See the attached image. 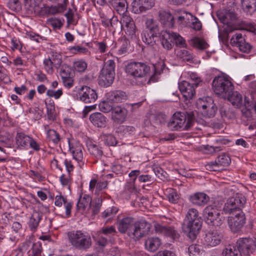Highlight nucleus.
<instances>
[{
	"label": "nucleus",
	"mask_w": 256,
	"mask_h": 256,
	"mask_svg": "<svg viewBox=\"0 0 256 256\" xmlns=\"http://www.w3.org/2000/svg\"><path fill=\"white\" fill-rule=\"evenodd\" d=\"M246 202V198L242 194H236L227 200L223 208L225 212L232 214L228 216V224L233 232L240 231L246 223L245 215L242 210Z\"/></svg>",
	"instance_id": "nucleus-1"
},
{
	"label": "nucleus",
	"mask_w": 256,
	"mask_h": 256,
	"mask_svg": "<svg viewBox=\"0 0 256 256\" xmlns=\"http://www.w3.org/2000/svg\"><path fill=\"white\" fill-rule=\"evenodd\" d=\"M202 219L199 216L198 210L194 208H190L186 216L182 228L191 240H194L202 226Z\"/></svg>",
	"instance_id": "nucleus-2"
},
{
	"label": "nucleus",
	"mask_w": 256,
	"mask_h": 256,
	"mask_svg": "<svg viewBox=\"0 0 256 256\" xmlns=\"http://www.w3.org/2000/svg\"><path fill=\"white\" fill-rule=\"evenodd\" d=\"M186 114L187 116L184 113L175 112L168 124L169 128L172 130H188L194 122V115L193 112Z\"/></svg>",
	"instance_id": "nucleus-3"
},
{
	"label": "nucleus",
	"mask_w": 256,
	"mask_h": 256,
	"mask_svg": "<svg viewBox=\"0 0 256 256\" xmlns=\"http://www.w3.org/2000/svg\"><path fill=\"white\" fill-rule=\"evenodd\" d=\"M68 240L71 245L80 250H86L92 244V238L86 232L72 230L68 232Z\"/></svg>",
	"instance_id": "nucleus-4"
},
{
	"label": "nucleus",
	"mask_w": 256,
	"mask_h": 256,
	"mask_svg": "<svg viewBox=\"0 0 256 256\" xmlns=\"http://www.w3.org/2000/svg\"><path fill=\"white\" fill-rule=\"evenodd\" d=\"M115 67L116 63L114 60H108L104 62L98 78L100 86L108 87L112 84L116 74Z\"/></svg>",
	"instance_id": "nucleus-5"
},
{
	"label": "nucleus",
	"mask_w": 256,
	"mask_h": 256,
	"mask_svg": "<svg viewBox=\"0 0 256 256\" xmlns=\"http://www.w3.org/2000/svg\"><path fill=\"white\" fill-rule=\"evenodd\" d=\"M206 222L215 227L220 226L224 221V217L216 206H207L204 210Z\"/></svg>",
	"instance_id": "nucleus-6"
},
{
	"label": "nucleus",
	"mask_w": 256,
	"mask_h": 256,
	"mask_svg": "<svg viewBox=\"0 0 256 256\" xmlns=\"http://www.w3.org/2000/svg\"><path fill=\"white\" fill-rule=\"evenodd\" d=\"M196 107L202 114L208 118L215 116L218 108L211 97L200 98L196 103Z\"/></svg>",
	"instance_id": "nucleus-7"
},
{
	"label": "nucleus",
	"mask_w": 256,
	"mask_h": 256,
	"mask_svg": "<svg viewBox=\"0 0 256 256\" xmlns=\"http://www.w3.org/2000/svg\"><path fill=\"white\" fill-rule=\"evenodd\" d=\"M212 88L217 94H230L234 90L232 82L224 76H216L212 81Z\"/></svg>",
	"instance_id": "nucleus-8"
},
{
	"label": "nucleus",
	"mask_w": 256,
	"mask_h": 256,
	"mask_svg": "<svg viewBox=\"0 0 256 256\" xmlns=\"http://www.w3.org/2000/svg\"><path fill=\"white\" fill-rule=\"evenodd\" d=\"M150 72V66L143 62H130L126 67V72L135 78L144 77L148 74Z\"/></svg>",
	"instance_id": "nucleus-9"
},
{
	"label": "nucleus",
	"mask_w": 256,
	"mask_h": 256,
	"mask_svg": "<svg viewBox=\"0 0 256 256\" xmlns=\"http://www.w3.org/2000/svg\"><path fill=\"white\" fill-rule=\"evenodd\" d=\"M236 246L242 256H251L256 249V238H242L236 241Z\"/></svg>",
	"instance_id": "nucleus-10"
},
{
	"label": "nucleus",
	"mask_w": 256,
	"mask_h": 256,
	"mask_svg": "<svg viewBox=\"0 0 256 256\" xmlns=\"http://www.w3.org/2000/svg\"><path fill=\"white\" fill-rule=\"evenodd\" d=\"M151 225L146 221L134 224L132 229L128 232V236L135 240H138L148 234Z\"/></svg>",
	"instance_id": "nucleus-11"
},
{
	"label": "nucleus",
	"mask_w": 256,
	"mask_h": 256,
	"mask_svg": "<svg viewBox=\"0 0 256 256\" xmlns=\"http://www.w3.org/2000/svg\"><path fill=\"white\" fill-rule=\"evenodd\" d=\"M230 158L226 154H222L216 159L214 162L208 163L206 168L210 171H219L222 170V167L228 166L230 163Z\"/></svg>",
	"instance_id": "nucleus-12"
},
{
	"label": "nucleus",
	"mask_w": 256,
	"mask_h": 256,
	"mask_svg": "<svg viewBox=\"0 0 256 256\" xmlns=\"http://www.w3.org/2000/svg\"><path fill=\"white\" fill-rule=\"evenodd\" d=\"M218 16L222 23L228 26L229 32L234 30L232 28L235 26L234 24L238 19L237 14L235 12L230 10H224L218 14Z\"/></svg>",
	"instance_id": "nucleus-13"
},
{
	"label": "nucleus",
	"mask_w": 256,
	"mask_h": 256,
	"mask_svg": "<svg viewBox=\"0 0 256 256\" xmlns=\"http://www.w3.org/2000/svg\"><path fill=\"white\" fill-rule=\"evenodd\" d=\"M78 96L79 100L85 103L94 102L98 98L96 91L87 86H83L79 89Z\"/></svg>",
	"instance_id": "nucleus-14"
},
{
	"label": "nucleus",
	"mask_w": 256,
	"mask_h": 256,
	"mask_svg": "<svg viewBox=\"0 0 256 256\" xmlns=\"http://www.w3.org/2000/svg\"><path fill=\"white\" fill-rule=\"evenodd\" d=\"M154 0H134L132 2V10L135 14H140L151 8L154 5Z\"/></svg>",
	"instance_id": "nucleus-15"
},
{
	"label": "nucleus",
	"mask_w": 256,
	"mask_h": 256,
	"mask_svg": "<svg viewBox=\"0 0 256 256\" xmlns=\"http://www.w3.org/2000/svg\"><path fill=\"white\" fill-rule=\"evenodd\" d=\"M222 238L223 235L221 232L216 230L208 232L204 237V244L208 246H216L220 243Z\"/></svg>",
	"instance_id": "nucleus-16"
},
{
	"label": "nucleus",
	"mask_w": 256,
	"mask_h": 256,
	"mask_svg": "<svg viewBox=\"0 0 256 256\" xmlns=\"http://www.w3.org/2000/svg\"><path fill=\"white\" fill-rule=\"evenodd\" d=\"M196 86L190 82L182 81L178 84V88L186 100H190L195 96Z\"/></svg>",
	"instance_id": "nucleus-17"
},
{
	"label": "nucleus",
	"mask_w": 256,
	"mask_h": 256,
	"mask_svg": "<svg viewBox=\"0 0 256 256\" xmlns=\"http://www.w3.org/2000/svg\"><path fill=\"white\" fill-rule=\"evenodd\" d=\"M127 114L128 110L124 107L114 106L112 111V119L115 123L122 124L125 120Z\"/></svg>",
	"instance_id": "nucleus-18"
},
{
	"label": "nucleus",
	"mask_w": 256,
	"mask_h": 256,
	"mask_svg": "<svg viewBox=\"0 0 256 256\" xmlns=\"http://www.w3.org/2000/svg\"><path fill=\"white\" fill-rule=\"evenodd\" d=\"M154 229L156 233L170 237L174 240H178L180 236L179 234L174 228L166 227L156 224H154Z\"/></svg>",
	"instance_id": "nucleus-19"
},
{
	"label": "nucleus",
	"mask_w": 256,
	"mask_h": 256,
	"mask_svg": "<svg viewBox=\"0 0 256 256\" xmlns=\"http://www.w3.org/2000/svg\"><path fill=\"white\" fill-rule=\"evenodd\" d=\"M134 224V218L132 217H125L120 220L117 222V226L118 231L122 234L128 232L130 231Z\"/></svg>",
	"instance_id": "nucleus-20"
},
{
	"label": "nucleus",
	"mask_w": 256,
	"mask_h": 256,
	"mask_svg": "<svg viewBox=\"0 0 256 256\" xmlns=\"http://www.w3.org/2000/svg\"><path fill=\"white\" fill-rule=\"evenodd\" d=\"M89 120L94 126L100 128H105L108 121L107 118L100 112L91 114Z\"/></svg>",
	"instance_id": "nucleus-21"
},
{
	"label": "nucleus",
	"mask_w": 256,
	"mask_h": 256,
	"mask_svg": "<svg viewBox=\"0 0 256 256\" xmlns=\"http://www.w3.org/2000/svg\"><path fill=\"white\" fill-rule=\"evenodd\" d=\"M160 39L163 48L170 50L173 47L172 34L167 30L162 31L160 35Z\"/></svg>",
	"instance_id": "nucleus-22"
},
{
	"label": "nucleus",
	"mask_w": 256,
	"mask_h": 256,
	"mask_svg": "<svg viewBox=\"0 0 256 256\" xmlns=\"http://www.w3.org/2000/svg\"><path fill=\"white\" fill-rule=\"evenodd\" d=\"M70 150L73 158L78 162H82L84 158V148L80 143L70 144L69 142Z\"/></svg>",
	"instance_id": "nucleus-23"
},
{
	"label": "nucleus",
	"mask_w": 256,
	"mask_h": 256,
	"mask_svg": "<svg viewBox=\"0 0 256 256\" xmlns=\"http://www.w3.org/2000/svg\"><path fill=\"white\" fill-rule=\"evenodd\" d=\"M160 20L161 22L168 28H172L174 24V18L171 14L164 10H160L158 12Z\"/></svg>",
	"instance_id": "nucleus-24"
},
{
	"label": "nucleus",
	"mask_w": 256,
	"mask_h": 256,
	"mask_svg": "<svg viewBox=\"0 0 256 256\" xmlns=\"http://www.w3.org/2000/svg\"><path fill=\"white\" fill-rule=\"evenodd\" d=\"M108 2L120 15L127 12L128 4L126 0H112Z\"/></svg>",
	"instance_id": "nucleus-25"
},
{
	"label": "nucleus",
	"mask_w": 256,
	"mask_h": 256,
	"mask_svg": "<svg viewBox=\"0 0 256 256\" xmlns=\"http://www.w3.org/2000/svg\"><path fill=\"white\" fill-rule=\"evenodd\" d=\"M54 204L58 207H61L62 204H64L66 208V217H70L71 214V210L72 208V203L68 202L67 199L62 195L56 196L55 198Z\"/></svg>",
	"instance_id": "nucleus-26"
},
{
	"label": "nucleus",
	"mask_w": 256,
	"mask_h": 256,
	"mask_svg": "<svg viewBox=\"0 0 256 256\" xmlns=\"http://www.w3.org/2000/svg\"><path fill=\"white\" fill-rule=\"evenodd\" d=\"M91 202L92 198L88 195L82 194L80 196L77 203V208L82 211L88 210L90 207Z\"/></svg>",
	"instance_id": "nucleus-27"
},
{
	"label": "nucleus",
	"mask_w": 256,
	"mask_h": 256,
	"mask_svg": "<svg viewBox=\"0 0 256 256\" xmlns=\"http://www.w3.org/2000/svg\"><path fill=\"white\" fill-rule=\"evenodd\" d=\"M190 200L194 204L202 206L207 203L209 197L203 192H197L190 197Z\"/></svg>",
	"instance_id": "nucleus-28"
},
{
	"label": "nucleus",
	"mask_w": 256,
	"mask_h": 256,
	"mask_svg": "<svg viewBox=\"0 0 256 256\" xmlns=\"http://www.w3.org/2000/svg\"><path fill=\"white\" fill-rule=\"evenodd\" d=\"M190 44L200 50H204L209 46V44L204 38L199 37H194L192 38L190 41Z\"/></svg>",
	"instance_id": "nucleus-29"
},
{
	"label": "nucleus",
	"mask_w": 256,
	"mask_h": 256,
	"mask_svg": "<svg viewBox=\"0 0 256 256\" xmlns=\"http://www.w3.org/2000/svg\"><path fill=\"white\" fill-rule=\"evenodd\" d=\"M158 34L159 30L156 32L144 31L142 34V38L146 44L152 46L156 43Z\"/></svg>",
	"instance_id": "nucleus-30"
},
{
	"label": "nucleus",
	"mask_w": 256,
	"mask_h": 256,
	"mask_svg": "<svg viewBox=\"0 0 256 256\" xmlns=\"http://www.w3.org/2000/svg\"><path fill=\"white\" fill-rule=\"evenodd\" d=\"M161 244L160 240L158 238H149L145 242V247L150 252H155Z\"/></svg>",
	"instance_id": "nucleus-31"
},
{
	"label": "nucleus",
	"mask_w": 256,
	"mask_h": 256,
	"mask_svg": "<svg viewBox=\"0 0 256 256\" xmlns=\"http://www.w3.org/2000/svg\"><path fill=\"white\" fill-rule=\"evenodd\" d=\"M31 138L23 132H18L16 136V144L19 147L26 148L28 146Z\"/></svg>",
	"instance_id": "nucleus-32"
},
{
	"label": "nucleus",
	"mask_w": 256,
	"mask_h": 256,
	"mask_svg": "<svg viewBox=\"0 0 256 256\" xmlns=\"http://www.w3.org/2000/svg\"><path fill=\"white\" fill-rule=\"evenodd\" d=\"M228 100L236 108H240L242 104V94L237 91H232L230 94H227Z\"/></svg>",
	"instance_id": "nucleus-33"
},
{
	"label": "nucleus",
	"mask_w": 256,
	"mask_h": 256,
	"mask_svg": "<svg viewBox=\"0 0 256 256\" xmlns=\"http://www.w3.org/2000/svg\"><path fill=\"white\" fill-rule=\"evenodd\" d=\"M243 10L252 14L256 11V0H241Z\"/></svg>",
	"instance_id": "nucleus-34"
},
{
	"label": "nucleus",
	"mask_w": 256,
	"mask_h": 256,
	"mask_svg": "<svg viewBox=\"0 0 256 256\" xmlns=\"http://www.w3.org/2000/svg\"><path fill=\"white\" fill-rule=\"evenodd\" d=\"M256 24L254 22H250L245 20H241L239 22L234 28L232 30H235L237 29L241 30H245L250 32H254L256 30Z\"/></svg>",
	"instance_id": "nucleus-35"
},
{
	"label": "nucleus",
	"mask_w": 256,
	"mask_h": 256,
	"mask_svg": "<svg viewBox=\"0 0 256 256\" xmlns=\"http://www.w3.org/2000/svg\"><path fill=\"white\" fill-rule=\"evenodd\" d=\"M120 47L118 50V54L120 56L125 55L130 47V42L125 36L119 40Z\"/></svg>",
	"instance_id": "nucleus-36"
},
{
	"label": "nucleus",
	"mask_w": 256,
	"mask_h": 256,
	"mask_svg": "<svg viewBox=\"0 0 256 256\" xmlns=\"http://www.w3.org/2000/svg\"><path fill=\"white\" fill-rule=\"evenodd\" d=\"M88 148L90 154L96 159L100 158L103 155V152L101 148L94 144H88Z\"/></svg>",
	"instance_id": "nucleus-37"
},
{
	"label": "nucleus",
	"mask_w": 256,
	"mask_h": 256,
	"mask_svg": "<svg viewBox=\"0 0 256 256\" xmlns=\"http://www.w3.org/2000/svg\"><path fill=\"white\" fill-rule=\"evenodd\" d=\"M24 6L31 12H38L41 8L42 0H24Z\"/></svg>",
	"instance_id": "nucleus-38"
},
{
	"label": "nucleus",
	"mask_w": 256,
	"mask_h": 256,
	"mask_svg": "<svg viewBox=\"0 0 256 256\" xmlns=\"http://www.w3.org/2000/svg\"><path fill=\"white\" fill-rule=\"evenodd\" d=\"M48 126H45L44 128L47 130V138L49 141L52 142L54 144H57L60 140V135L54 130H48Z\"/></svg>",
	"instance_id": "nucleus-39"
},
{
	"label": "nucleus",
	"mask_w": 256,
	"mask_h": 256,
	"mask_svg": "<svg viewBox=\"0 0 256 256\" xmlns=\"http://www.w3.org/2000/svg\"><path fill=\"white\" fill-rule=\"evenodd\" d=\"M42 214L39 212L34 211L32 214L30 221L28 222V225L31 230H35L41 220Z\"/></svg>",
	"instance_id": "nucleus-40"
},
{
	"label": "nucleus",
	"mask_w": 256,
	"mask_h": 256,
	"mask_svg": "<svg viewBox=\"0 0 256 256\" xmlns=\"http://www.w3.org/2000/svg\"><path fill=\"white\" fill-rule=\"evenodd\" d=\"M127 96L125 92L116 90L112 92L110 96V100L115 102H122L126 99Z\"/></svg>",
	"instance_id": "nucleus-41"
},
{
	"label": "nucleus",
	"mask_w": 256,
	"mask_h": 256,
	"mask_svg": "<svg viewBox=\"0 0 256 256\" xmlns=\"http://www.w3.org/2000/svg\"><path fill=\"white\" fill-rule=\"evenodd\" d=\"M224 256H242L240 252H239L238 248L237 249L232 245L226 246L222 251Z\"/></svg>",
	"instance_id": "nucleus-42"
},
{
	"label": "nucleus",
	"mask_w": 256,
	"mask_h": 256,
	"mask_svg": "<svg viewBox=\"0 0 256 256\" xmlns=\"http://www.w3.org/2000/svg\"><path fill=\"white\" fill-rule=\"evenodd\" d=\"M220 114L222 118L232 119L234 117V114L228 108L224 105L220 108Z\"/></svg>",
	"instance_id": "nucleus-43"
},
{
	"label": "nucleus",
	"mask_w": 256,
	"mask_h": 256,
	"mask_svg": "<svg viewBox=\"0 0 256 256\" xmlns=\"http://www.w3.org/2000/svg\"><path fill=\"white\" fill-rule=\"evenodd\" d=\"M112 10L110 8L108 7L107 14L105 15L103 13L101 14L100 17L102 18V24L105 27L108 26L109 24L110 23V20L112 18Z\"/></svg>",
	"instance_id": "nucleus-44"
},
{
	"label": "nucleus",
	"mask_w": 256,
	"mask_h": 256,
	"mask_svg": "<svg viewBox=\"0 0 256 256\" xmlns=\"http://www.w3.org/2000/svg\"><path fill=\"white\" fill-rule=\"evenodd\" d=\"M173 42H174L176 46L180 48H186L187 44L185 40L178 34L172 32Z\"/></svg>",
	"instance_id": "nucleus-45"
},
{
	"label": "nucleus",
	"mask_w": 256,
	"mask_h": 256,
	"mask_svg": "<svg viewBox=\"0 0 256 256\" xmlns=\"http://www.w3.org/2000/svg\"><path fill=\"white\" fill-rule=\"evenodd\" d=\"M59 73L62 79L73 76L70 67L65 64L60 67Z\"/></svg>",
	"instance_id": "nucleus-46"
},
{
	"label": "nucleus",
	"mask_w": 256,
	"mask_h": 256,
	"mask_svg": "<svg viewBox=\"0 0 256 256\" xmlns=\"http://www.w3.org/2000/svg\"><path fill=\"white\" fill-rule=\"evenodd\" d=\"M45 104L47 108V114L48 119L54 120L55 116V107L54 102L52 100H50L48 102L46 101Z\"/></svg>",
	"instance_id": "nucleus-47"
},
{
	"label": "nucleus",
	"mask_w": 256,
	"mask_h": 256,
	"mask_svg": "<svg viewBox=\"0 0 256 256\" xmlns=\"http://www.w3.org/2000/svg\"><path fill=\"white\" fill-rule=\"evenodd\" d=\"M244 40V38L242 36V34L236 33L232 36L230 40V43L232 46L238 48L240 44H242Z\"/></svg>",
	"instance_id": "nucleus-48"
},
{
	"label": "nucleus",
	"mask_w": 256,
	"mask_h": 256,
	"mask_svg": "<svg viewBox=\"0 0 256 256\" xmlns=\"http://www.w3.org/2000/svg\"><path fill=\"white\" fill-rule=\"evenodd\" d=\"M146 29L145 31L148 32H156L159 30L158 24L152 18L147 19L146 22Z\"/></svg>",
	"instance_id": "nucleus-49"
},
{
	"label": "nucleus",
	"mask_w": 256,
	"mask_h": 256,
	"mask_svg": "<svg viewBox=\"0 0 256 256\" xmlns=\"http://www.w3.org/2000/svg\"><path fill=\"white\" fill-rule=\"evenodd\" d=\"M86 62L83 60H80L74 62L73 67L75 70L78 72H82L85 71L87 68Z\"/></svg>",
	"instance_id": "nucleus-50"
},
{
	"label": "nucleus",
	"mask_w": 256,
	"mask_h": 256,
	"mask_svg": "<svg viewBox=\"0 0 256 256\" xmlns=\"http://www.w3.org/2000/svg\"><path fill=\"white\" fill-rule=\"evenodd\" d=\"M177 56L183 60L190 62L192 59V56L190 52L186 50H180L177 52Z\"/></svg>",
	"instance_id": "nucleus-51"
},
{
	"label": "nucleus",
	"mask_w": 256,
	"mask_h": 256,
	"mask_svg": "<svg viewBox=\"0 0 256 256\" xmlns=\"http://www.w3.org/2000/svg\"><path fill=\"white\" fill-rule=\"evenodd\" d=\"M54 66L56 68H60V67L62 65V56L57 53L52 52V54L51 58Z\"/></svg>",
	"instance_id": "nucleus-52"
},
{
	"label": "nucleus",
	"mask_w": 256,
	"mask_h": 256,
	"mask_svg": "<svg viewBox=\"0 0 256 256\" xmlns=\"http://www.w3.org/2000/svg\"><path fill=\"white\" fill-rule=\"evenodd\" d=\"M8 6L10 10L14 12L19 11L21 8L19 0H10L8 2Z\"/></svg>",
	"instance_id": "nucleus-53"
},
{
	"label": "nucleus",
	"mask_w": 256,
	"mask_h": 256,
	"mask_svg": "<svg viewBox=\"0 0 256 256\" xmlns=\"http://www.w3.org/2000/svg\"><path fill=\"white\" fill-rule=\"evenodd\" d=\"M29 117L34 120H38L41 118L42 115L38 108H30L28 110Z\"/></svg>",
	"instance_id": "nucleus-54"
},
{
	"label": "nucleus",
	"mask_w": 256,
	"mask_h": 256,
	"mask_svg": "<svg viewBox=\"0 0 256 256\" xmlns=\"http://www.w3.org/2000/svg\"><path fill=\"white\" fill-rule=\"evenodd\" d=\"M104 143L108 146H115L117 144V140L114 136L110 134H105L102 136Z\"/></svg>",
	"instance_id": "nucleus-55"
},
{
	"label": "nucleus",
	"mask_w": 256,
	"mask_h": 256,
	"mask_svg": "<svg viewBox=\"0 0 256 256\" xmlns=\"http://www.w3.org/2000/svg\"><path fill=\"white\" fill-rule=\"evenodd\" d=\"M100 234H103L106 236L112 235L116 233L115 227L113 226H105L101 228L99 231Z\"/></svg>",
	"instance_id": "nucleus-56"
},
{
	"label": "nucleus",
	"mask_w": 256,
	"mask_h": 256,
	"mask_svg": "<svg viewBox=\"0 0 256 256\" xmlns=\"http://www.w3.org/2000/svg\"><path fill=\"white\" fill-rule=\"evenodd\" d=\"M190 80H191V84L194 85L195 86H202V82L200 77L198 76L197 74L195 73H192L190 75Z\"/></svg>",
	"instance_id": "nucleus-57"
},
{
	"label": "nucleus",
	"mask_w": 256,
	"mask_h": 256,
	"mask_svg": "<svg viewBox=\"0 0 256 256\" xmlns=\"http://www.w3.org/2000/svg\"><path fill=\"white\" fill-rule=\"evenodd\" d=\"M126 28L125 30L127 34L132 38L136 36V28L134 22L130 24L127 26H124Z\"/></svg>",
	"instance_id": "nucleus-58"
},
{
	"label": "nucleus",
	"mask_w": 256,
	"mask_h": 256,
	"mask_svg": "<svg viewBox=\"0 0 256 256\" xmlns=\"http://www.w3.org/2000/svg\"><path fill=\"white\" fill-rule=\"evenodd\" d=\"M118 211V209L116 207L112 206L107 208L102 213V217L104 218H112Z\"/></svg>",
	"instance_id": "nucleus-59"
},
{
	"label": "nucleus",
	"mask_w": 256,
	"mask_h": 256,
	"mask_svg": "<svg viewBox=\"0 0 256 256\" xmlns=\"http://www.w3.org/2000/svg\"><path fill=\"white\" fill-rule=\"evenodd\" d=\"M238 48L240 52L244 53H248L252 48L250 44L246 42L245 39L242 42V44H240Z\"/></svg>",
	"instance_id": "nucleus-60"
},
{
	"label": "nucleus",
	"mask_w": 256,
	"mask_h": 256,
	"mask_svg": "<svg viewBox=\"0 0 256 256\" xmlns=\"http://www.w3.org/2000/svg\"><path fill=\"white\" fill-rule=\"evenodd\" d=\"M99 108L103 112H112L113 107L108 102H102L99 104Z\"/></svg>",
	"instance_id": "nucleus-61"
},
{
	"label": "nucleus",
	"mask_w": 256,
	"mask_h": 256,
	"mask_svg": "<svg viewBox=\"0 0 256 256\" xmlns=\"http://www.w3.org/2000/svg\"><path fill=\"white\" fill-rule=\"evenodd\" d=\"M102 200L100 199H98L94 202L92 206V210L94 214H98L102 206Z\"/></svg>",
	"instance_id": "nucleus-62"
},
{
	"label": "nucleus",
	"mask_w": 256,
	"mask_h": 256,
	"mask_svg": "<svg viewBox=\"0 0 256 256\" xmlns=\"http://www.w3.org/2000/svg\"><path fill=\"white\" fill-rule=\"evenodd\" d=\"M44 68L48 73L52 74L53 72L54 66L51 58H48L44 59Z\"/></svg>",
	"instance_id": "nucleus-63"
},
{
	"label": "nucleus",
	"mask_w": 256,
	"mask_h": 256,
	"mask_svg": "<svg viewBox=\"0 0 256 256\" xmlns=\"http://www.w3.org/2000/svg\"><path fill=\"white\" fill-rule=\"evenodd\" d=\"M62 94V89L58 90L56 91L52 90H48L46 91V95L49 97H54L56 99L59 98Z\"/></svg>",
	"instance_id": "nucleus-64"
}]
</instances>
